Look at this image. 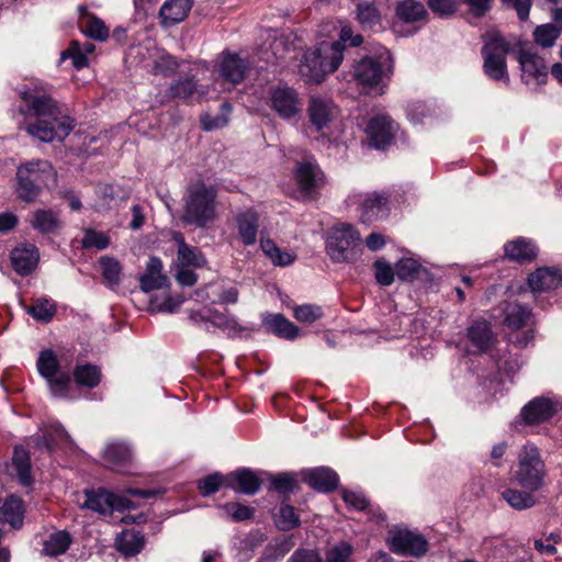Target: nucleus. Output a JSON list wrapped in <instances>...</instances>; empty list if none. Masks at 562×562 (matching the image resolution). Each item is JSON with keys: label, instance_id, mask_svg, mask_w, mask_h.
<instances>
[{"label": "nucleus", "instance_id": "9b49d317", "mask_svg": "<svg viewBox=\"0 0 562 562\" xmlns=\"http://www.w3.org/2000/svg\"><path fill=\"white\" fill-rule=\"evenodd\" d=\"M339 108L329 97L313 94L308 98L306 108V128L324 135L337 120Z\"/></svg>", "mask_w": 562, "mask_h": 562}, {"label": "nucleus", "instance_id": "72a5a7b5", "mask_svg": "<svg viewBox=\"0 0 562 562\" xmlns=\"http://www.w3.org/2000/svg\"><path fill=\"white\" fill-rule=\"evenodd\" d=\"M95 192L101 205L109 210L131 198V189L119 183L99 184Z\"/></svg>", "mask_w": 562, "mask_h": 562}, {"label": "nucleus", "instance_id": "052dcab7", "mask_svg": "<svg viewBox=\"0 0 562 562\" xmlns=\"http://www.w3.org/2000/svg\"><path fill=\"white\" fill-rule=\"evenodd\" d=\"M61 58H71L76 69H82L88 66V57L80 50L77 42H72L69 48L61 53Z\"/></svg>", "mask_w": 562, "mask_h": 562}, {"label": "nucleus", "instance_id": "e433bc0d", "mask_svg": "<svg viewBox=\"0 0 562 562\" xmlns=\"http://www.w3.org/2000/svg\"><path fill=\"white\" fill-rule=\"evenodd\" d=\"M1 519L13 529H20L23 525V503L15 495L8 496L0 507Z\"/></svg>", "mask_w": 562, "mask_h": 562}, {"label": "nucleus", "instance_id": "f257e3e1", "mask_svg": "<svg viewBox=\"0 0 562 562\" xmlns=\"http://www.w3.org/2000/svg\"><path fill=\"white\" fill-rule=\"evenodd\" d=\"M15 92L20 99L19 110L24 116H34L26 131L44 143L63 142L75 128V120L67 109L52 95L50 87L40 80L19 85Z\"/></svg>", "mask_w": 562, "mask_h": 562}, {"label": "nucleus", "instance_id": "49530a36", "mask_svg": "<svg viewBox=\"0 0 562 562\" xmlns=\"http://www.w3.org/2000/svg\"><path fill=\"white\" fill-rule=\"evenodd\" d=\"M260 247L263 254L272 261L274 266L286 267L294 262L295 256L282 251L272 239L260 240Z\"/></svg>", "mask_w": 562, "mask_h": 562}, {"label": "nucleus", "instance_id": "79ce46f5", "mask_svg": "<svg viewBox=\"0 0 562 562\" xmlns=\"http://www.w3.org/2000/svg\"><path fill=\"white\" fill-rule=\"evenodd\" d=\"M363 43V36L360 34H353L352 29L350 26H344L340 30L339 38L334 42H327L329 48H333L331 52L340 55V60H344L345 50L347 47H358Z\"/></svg>", "mask_w": 562, "mask_h": 562}, {"label": "nucleus", "instance_id": "20e7f679", "mask_svg": "<svg viewBox=\"0 0 562 562\" xmlns=\"http://www.w3.org/2000/svg\"><path fill=\"white\" fill-rule=\"evenodd\" d=\"M216 196V190L204 182L190 186L183 198L181 222L189 226L206 227L215 217Z\"/></svg>", "mask_w": 562, "mask_h": 562}, {"label": "nucleus", "instance_id": "5fc2aeb1", "mask_svg": "<svg viewBox=\"0 0 562 562\" xmlns=\"http://www.w3.org/2000/svg\"><path fill=\"white\" fill-rule=\"evenodd\" d=\"M373 270L379 285L389 286L394 282L396 267L393 268L384 258H379L373 262Z\"/></svg>", "mask_w": 562, "mask_h": 562}, {"label": "nucleus", "instance_id": "13d9d810", "mask_svg": "<svg viewBox=\"0 0 562 562\" xmlns=\"http://www.w3.org/2000/svg\"><path fill=\"white\" fill-rule=\"evenodd\" d=\"M428 8L437 15L451 16L457 12L456 0H427Z\"/></svg>", "mask_w": 562, "mask_h": 562}, {"label": "nucleus", "instance_id": "0eeeda50", "mask_svg": "<svg viewBox=\"0 0 562 562\" xmlns=\"http://www.w3.org/2000/svg\"><path fill=\"white\" fill-rule=\"evenodd\" d=\"M292 175L302 201L316 202L321 199L327 178L313 155L304 156L301 160H297Z\"/></svg>", "mask_w": 562, "mask_h": 562}, {"label": "nucleus", "instance_id": "5701e85b", "mask_svg": "<svg viewBox=\"0 0 562 562\" xmlns=\"http://www.w3.org/2000/svg\"><path fill=\"white\" fill-rule=\"evenodd\" d=\"M206 93L204 87L198 83L195 76L186 75L173 80L166 91L170 99H179L184 102L200 101Z\"/></svg>", "mask_w": 562, "mask_h": 562}, {"label": "nucleus", "instance_id": "b1692460", "mask_svg": "<svg viewBox=\"0 0 562 562\" xmlns=\"http://www.w3.org/2000/svg\"><path fill=\"white\" fill-rule=\"evenodd\" d=\"M557 404L548 397H537L521 409V417L528 425L549 420L557 413Z\"/></svg>", "mask_w": 562, "mask_h": 562}, {"label": "nucleus", "instance_id": "e2e57ef3", "mask_svg": "<svg viewBox=\"0 0 562 562\" xmlns=\"http://www.w3.org/2000/svg\"><path fill=\"white\" fill-rule=\"evenodd\" d=\"M289 562H323L319 554L314 550L297 549L290 558Z\"/></svg>", "mask_w": 562, "mask_h": 562}, {"label": "nucleus", "instance_id": "7c9ffc66", "mask_svg": "<svg viewBox=\"0 0 562 562\" xmlns=\"http://www.w3.org/2000/svg\"><path fill=\"white\" fill-rule=\"evenodd\" d=\"M31 226L42 235H57L63 228V222L54 210L38 209L33 212Z\"/></svg>", "mask_w": 562, "mask_h": 562}, {"label": "nucleus", "instance_id": "7ed1b4c3", "mask_svg": "<svg viewBox=\"0 0 562 562\" xmlns=\"http://www.w3.org/2000/svg\"><path fill=\"white\" fill-rule=\"evenodd\" d=\"M57 173L47 160H33L18 167L14 193L18 200L34 203L44 189L55 183Z\"/></svg>", "mask_w": 562, "mask_h": 562}, {"label": "nucleus", "instance_id": "4be33fe9", "mask_svg": "<svg viewBox=\"0 0 562 562\" xmlns=\"http://www.w3.org/2000/svg\"><path fill=\"white\" fill-rule=\"evenodd\" d=\"M467 338L477 351H491L498 341L491 322L484 318H476L471 322L467 328Z\"/></svg>", "mask_w": 562, "mask_h": 562}, {"label": "nucleus", "instance_id": "39448f33", "mask_svg": "<svg viewBox=\"0 0 562 562\" xmlns=\"http://www.w3.org/2000/svg\"><path fill=\"white\" fill-rule=\"evenodd\" d=\"M327 41L308 47L302 55L299 75L307 85H321L341 65L340 55L331 52Z\"/></svg>", "mask_w": 562, "mask_h": 562}, {"label": "nucleus", "instance_id": "f03ea898", "mask_svg": "<svg viewBox=\"0 0 562 562\" xmlns=\"http://www.w3.org/2000/svg\"><path fill=\"white\" fill-rule=\"evenodd\" d=\"M36 366L50 393L61 398L70 396L72 382L78 389L92 390L99 386L103 376L101 368L89 362L77 363L70 375L61 371L56 353H40Z\"/></svg>", "mask_w": 562, "mask_h": 562}, {"label": "nucleus", "instance_id": "473e14b6", "mask_svg": "<svg viewBox=\"0 0 562 562\" xmlns=\"http://www.w3.org/2000/svg\"><path fill=\"white\" fill-rule=\"evenodd\" d=\"M395 16L405 24L428 21V11L425 5L417 0H402L395 5Z\"/></svg>", "mask_w": 562, "mask_h": 562}, {"label": "nucleus", "instance_id": "774afa93", "mask_svg": "<svg viewBox=\"0 0 562 562\" xmlns=\"http://www.w3.org/2000/svg\"><path fill=\"white\" fill-rule=\"evenodd\" d=\"M19 224V217L12 212L0 213V233L7 234L13 231Z\"/></svg>", "mask_w": 562, "mask_h": 562}, {"label": "nucleus", "instance_id": "09e8293b", "mask_svg": "<svg viewBox=\"0 0 562 562\" xmlns=\"http://www.w3.org/2000/svg\"><path fill=\"white\" fill-rule=\"evenodd\" d=\"M274 521L278 529L289 531L300 526L299 515L293 506L281 504L274 515Z\"/></svg>", "mask_w": 562, "mask_h": 562}, {"label": "nucleus", "instance_id": "0e129e2a", "mask_svg": "<svg viewBox=\"0 0 562 562\" xmlns=\"http://www.w3.org/2000/svg\"><path fill=\"white\" fill-rule=\"evenodd\" d=\"M191 267H180L176 279L182 286H193L198 281V274L190 269Z\"/></svg>", "mask_w": 562, "mask_h": 562}, {"label": "nucleus", "instance_id": "58836bf2", "mask_svg": "<svg viewBox=\"0 0 562 562\" xmlns=\"http://www.w3.org/2000/svg\"><path fill=\"white\" fill-rule=\"evenodd\" d=\"M294 547L292 536H280L270 542L259 560V562H278Z\"/></svg>", "mask_w": 562, "mask_h": 562}, {"label": "nucleus", "instance_id": "2f4dec72", "mask_svg": "<svg viewBox=\"0 0 562 562\" xmlns=\"http://www.w3.org/2000/svg\"><path fill=\"white\" fill-rule=\"evenodd\" d=\"M78 25L80 31L91 40L103 42L110 36L105 23L97 15L88 12L86 8L81 9Z\"/></svg>", "mask_w": 562, "mask_h": 562}, {"label": "nucleus", "instance_id": "f3484780", "mask_svg": "<svg viewBox=\"0 0 562 562\" xmlns=\"http://www.w3.org/2000/svg\"><path fill=\"white\" fill-rule=\"evenodd\" d=\"M360 222L370 225L383 221L391 213V195L386 192H371L366 194L359 206Z\"/></svg>", "mask_w": 562, "mask_h": 562}, {"label": "nucleus", "instance_id": "9d476101", "mask_svg": "<svg viewBox=\"0 0 562 562\" xmlns=\"http://www.w3.org/2000/svg\"><path fill=\"white\" fill-rule=\"evenodd\" d=\"M544 476L546 465L538 448L532 445L524 446L518 456V469L515 473L518 485L529 492H535L543 485Z\"/></svg>", "mask_w": 562, "mask_h": 562}, {"label": "nucleus", "instance_id": "dca6fc26", "mask_svg": "<svg viewBox=\"0 0 562 562\" xmlns=\"http://www.w3.org/2000/svg\"><path fill=\"white\" fill-rule=\"evenodd\" d=\"M131 506L132 502L128 498L106 490L86 491L83 507L101 515L112 514L114 510L124 512Z\"/></svg>", "mask_w": 562, "mask_h": 562}, {"label": "nucleus", "instance_id": "69168bd1", "mask_svg": "<svg viewBox=\"0 0 562 562\" xmlns=\"http://www.w3.org/2000/svg\"><path fill=\"white\" fill-rule=\"evenodd\" d=\"M344 501L351 507L358 509V510H364L369 502L368 499L362 495L355 492H344L342 494Z\"/></svg>", "mask_w": 562, "mask_h": 562}, {"label": "nucleus", "instance_id": "2eb2a0df", "mask_svg": "<svg viewBox=\"0 0 562 562\" xmlns=\"http://www.w3.org/2000/svg\"><path fill=\"white\" fill-rule=\"evenodd\" d=\"M222 487L246 493V468L238 469L227 475L214 472L198 481V490L204 497L215 494Z\"/></svg>", "mask_w": 562, "mask_h": 562}, {"label": "nucleus", "instance_id": "4468645a", "mask_svg": "<svg viewBox=\"0 0 562 562\" xmlns=\"http://www.w3.org/2000/svg\"><path fill=\"white\" fill-rule=\"evenodd\" d=\"M390 551L403 557H424L429 544L425 537L408 529L397 528L389 531L386 539Z\"/></svg>", "mask_w": 562, "mask_h": 562}, {"label": "nucleus", "instance_id": "c756f323", "mask_svg": "<svg viewBox=\"0 0 562 562\" xmlns=\"http://www.w3.org/2000/svg\"><path fill=\"white\" fill-rule=\"evenodd\" d=\"M396 277L402 282H430L431 272L413 258H402L396 262Z\"/></svg>", "mask_w": 562, "mask_h": 562}, {"label": "nucleus", "instance_id": "ddd939ff", "mask_svg": "<svg viewBox=\"0 0 562 562\" xmlns=\"http://www.w3.org/2000/svg\"><path fill=\"white\" fill-rule=\"evenodd\" d=\"M269 106L284 121L296 119L303 110L299 91L288 85L269 88Z\"/></svg>", "mask_w": 562, "mask_h": 562}, {"label": "nucleus", "instance_id": "de8ad7c7", "mask_svg": "<svg viewBox=\"0 0 562 562\" xmlns=\"http://www.w3.org/2000/svg\"><path fill=\"white\" fill-rule=\"evenodd\" d=\"M103 281L109 286L117 285L121 281L122 265L110 256H102L99 259Z\"/></svg>", "mask_w": 562, "mask_h": 562}, {"label": "nucleus", "instance_id": "1a4fd4ad", "mask_svg": "<svg viewBox=\"0 0 562 562\" xmlns=\"http://www.w3.org/2000/svg\"><path fill=\"white\" fill-rule=\"evenodd\" d=\"M361 240L360 233L351 224L341 223L328 232L326 252L335 263L352 262L356 248Z\"/></svg>", "mask_w": 562, "mask_h": 562}, {"label": "nucleus", "instance_id": "bb28decb", "mask_svg": "<svg viewBox=\"0 0 562 562\" xmlns=\"http://www.w3.org/2000/svg\"><path fill=\"white\" fill-rule=\"evenodd\" d=\"M169 283L168 277L162 274V261L158 257H150L146 265V271L139 278V286L148 293L160 290Z\"/></svg>", "mask_w": 562, "mask_h": 562}, {"label": "nucleus", "instance_id": "6e6d98bb", "mask_svg": "<svg viewBox=\"0 0 562 562\" xmlns=\"http://www.w3.org/2000/svg\"><path fill=\"white\" fill-rule=\"evenodd\" d=\"M324 315L323 308L316 304H304L294 308L293 316L301 323L313 324Z\"/></svg>", "mask_w": 562, "mask_h": 562}, {"label": "nucleus", "instance_id": "3c124183", "mask_svg": "<svg viewBox=\"0 0 562 562\" xmlns=\"http://www.w3.org/2000/svg\"><path fill=\"white\" fill-rule=\"evenodd\" d=\"M179 67L180 63L178 58L165 52L154 59L153 71L155 75H160L165 78H169L177 72Z\"/></svg>", "mask_w": 562, "mask_h": 562}, {"label": "nucleus", "instance_id": "c9c22d12", "mask_svg": "<svg viewBox=\"0 0 562 562\" xmlns=\"http://www.w3.org/2000/svg\"><path fill=\"white\" fill-rule=\"evenodd\" d=\"M178 243L177 259L180 267L202 268L206 259L201 251L186 243L184 237L179 233L175 238Z\"/></svg>", "mask_w": 562, "mask_h": 562}, {"label": "nucleus", "instance_id": "393cba45", "mask_svg": "<svg viewBox=\"0 0 562 562\" xmlns=\"http://www.w3.org/2000/svg\"><path fill=\"white\" fill-rule=\"evenodd\" d=\"M528 285L533 292H547L562 285V270L559 268L541 267L528 277Z\"/></svg>", "mask_w": 562, "mask_h": 562}, {"label": "nucleus", "instance_id": "6e6552de", "mask_svg": "<svg viewBox=\"0 0 562 562\" xmlns=\"http://www.w3.org/2000/svg\"><path fill=\"white\" fill-rule=\"evenodd\" d=\"M512 52V44L501 34H494L481 48L483 72L493 81L509 82L506 56Z\"/></svg>", "mask_w": 562, "mask_h": 562}, {"label": "nucleus", "instance_id": "f704fd0d", "mask_svg": "<svg viewBox=\"0 0 562 562\" xmlns=\"http://www.w3.org/2000/svg\"><path fill=\"white\" fill-rule=\"evenodd\" d=\"M199 315L201 319L226 331L231 337L239 336L244 331V328L239 326L234 318L228 317L217 310L204 308L199 312Z\"/></svg>", "mask_w": 562, "mask_h": 562}, {"label": "nucleus", "instance_id": "603ef678", "mask_svg": "<svg viewBox=\"0 0 562 562\" xmlns=\"http://www.w3.org/2000/svg\"><path fill=\"white\" fill-rule=\"evenodd\" d=\"M111 239L104 232L97 231L94 228H87L83 232L81 246L83 249L95 248L103 250L110 246Z\"/></svg>", "mask_w": 562, "mask_h": 562}, {"label": "nucleus", "instance_id": "338daca9", "mask_svg": "<svg viewBox=\"0 0 562 562\" xmlns=\"http://www.w3.org/2000/svg\"><path fill=\"white\" fill-rule=\"evenodd\" d=\"M470 7L471 13L476 18L484 16L491 10L492 0H463Z\"/></svg>", "mask_w": 562, "mask_h": 562}, {"label": "nucleus", "instance_id": "ea45409f", "mask_svg": "<svg viewBox=\"0 0 562 562\" xmlns=\"http://www.w3.org/2000/svg\"><path fill=\"white\" fill-rule=\"evenodd\" d=\"M105 461L113 468H124L132 461V451L124 442H111L104 449Z\"/></svg>", "mask_w": 562, "mask_h": 562}, {"label": "nucleus", "instance_id": "6ab92c4d", "mask_svg": "<svg viewBox=\"0 0 562 562\" xmlns=\"http://www.w3.org/2000/svg\"><path fill=\"white\" fill-rule=\"evenodd\" d=\"M517 61L521 69V80L529 83L531 80L541 86L547 83L548 67L543 57L537 53H531L519 48L517 53Z\"/></svg>", "mask_w": 562, "mask_h": 562}, {"label": "nucleus", "instance_id": "aec40b11", "mask_svg": "<svg viewBox=\"0 0 562 562\" xmlns=\"http://www.w3.org/2000/svg\"><path fill=\"white\" fill-rule=\"evenodd\" d=\"M10 261L16 274L27 277L38 265L40 250L32 243H21L11 250Z\"/></svg>", "mask_w": 562, "mask_h": 562}, {"label": "nucleus", "instance_id": "4d7b16f0", "mask_svg": "<svg viewBox=\"0 0 562 562\" xmlns=\"http://www.w3.org/2000/svg\"><path fill=\"white\" fill-rule=\"evenodd\" d=\"M353 548L348 542H339L326 552V562H348Z\"/></svg>", "mask_w": 562, "mask_h": 562}, {"label": "nucleus", "instance_id": "423d86ee", "mask_svg": "<svg viewBox=\"0 0 562 562\" xmlns=\"http://www.w3.org/2000/svg\"><path fill=\"white\" fill-rule=\"evenodd\" d=\"M392 74L393 66L389 57L366 55L352 64V78L357 86L367 92L379 88L380 93H384L383 89Z\"/></svg>", "mask_w": 562, "mask_h": 562}, {"label": "nucleus", "instance_id": "cd10ccee", "mask_svg": "<svg viewBox=\"0 0 562 562\" xmlns=\"http://www.w3.org/2000/svg\"><path fill=\"white\" fill-rule=\"evenodd\" d=\"M218 75L226 82L239 83L245 78L246 64L237 53L224 52L218 64Z\"/></svg>", "mask_w": 562, "mask_h": 562}, {"label": "nucleus", "instance_id": "a878e982", "mask_svg": "<svg viewBox=\"0 0 562 562\" xmlns=\"http://www.w3.org/2000/svg\"><path fill=\"white\" fill-rule=\"evenodd\" d=\"M193 7V0H166L159 10L160 24L170 27L182 22Z\"/></svg>", "mask_w": 562, "mask_h": 562}, {"label": "nucleus", "instance_id": "680f3d73", "mask_svg": "<svg viewBox=\"0 0 562 562\" xmlns=\"http://www.w3.org/2000/svg\"><path fill=\"white\" fill-rule=\"evenodd\" d=\"M271 486L273 490L288 494L295 487V480L290 474H279L271 479Z\"/></svg>", "mask_w": 562, "mask_h": 562}, {"label": "nucleus", "instance_id": "c03bdc74", "mask_svg": "<svg viewBox=\"0 0 562 562\" xmlns=\"http://www.w3.org/2000/svg\"><path fill=\"white\" fill-rule=\"evenodd\" d=\"M356 18L363 30H374L381 24L380 11L373 2L358 3Z\"/></svg>", "mask_w": 562, "mask_h": 562}, {"label": "nucleus", "instance_id": "a211bd4d", "mask_svg": "<svg viewBox=\"0 0 562 562\" xmlns=\"http://www.w3.org/2000/svg\"><path fill=\"white\" fill-rule=\"evenodd\" d=\"M398 125L391 116L378 114L370 119L367 125V136L375 149H385L392 144Z\"/></svg>", "mask_w": 562, "mask_h": 562}, {"label": "nucleus", "instance_id": "37998d69", "mask_svg": "<svg viewBox=\"0 0 562 562\" xmlns=\"http://www.w3.org/2000/svg\"><path fill=\"white\" fill-rule=\"evenodd\" d=\"M25 311L35 321L47 324L49 323L57 313L55 303L46 297H40L34 301L33 304L25 307Z\"/></svg>", "mask_w": 562, "mask_h": 562}, {"label": "nucleus", "instance_id": "bf43d9fd", "mask_svg": "<svg viewBox=\"0 0 562 562\" xmlns=\"http://www.w3.org/2000/svg\"><path fill=\"white\" fill-rule=\"evenodd\" d=\"M501 2L506 8L515 10L517 18L521 22H526L529 19L533 4V0H501Z\"/></svg>", "mask_w": 562, "mask_h": 562}, {"label": "nucleus", "instance_id": "c85d7f7f", "mask_svg": "<svg viewBox=\"0 0 562 562\" xmlns=\"http://www.w3.org/2000/svg\"><path fill=\"white\" fill-rule=\"evenodd\" d=\"M262 325L267 333L273 334L281 339L294 340L301 336L300 327L280 313L268 315L263 319Z\"/></svg>", "mask_w": 562, "mask_h": 562}, {"label": "nucleus", "instance_id": "a18cd8bd", "mask_svg": "<svg viewBox=\"0 0 562 562\" xmlns=\"http://www.w3.org/2000/svg\"><path fill=\"white\" fill-rule=\"evenodd\" d=\"M72 542L71 536L68 531H57L49 536L44 542V553L48 557H57L65 553Z\"/></svg>", "mask_w": 562, "mask_h": 562}, {"label": "nucleus", "instance_id": "f8f14e48", "mask_svg": "<svg viewBox=\"0 0 562 562\" xmlns=\"http://www.w3.org/2000/svg\"><path fill=\"white\" fill-rule=\"evenodd\" d=\"M504 323L507 327L515 329L508 335L509 344L516 349H526L533 346V329L519 330L530 317V310L519 303H509L505 311Z\"/></svg>", "mask_w": 562, "mask_h": 562}, {"label": "nucleus", "instance_id": "4c0bfd02", "mask_svg": "<svg viewBox=\"0 0 562 562\" xmlns=\"http://www.w3.org/2000/svg\"><path fill=\"white\" fill-rule=\"evenodd\" d=\"M305 480L314 490L322 492H331L338 484V475L325 468L311 471Z\"/></svg>", "mask_w": 562, "mask_h": 562}, {"label": "nucleus", "instance_id": "864d4df0", "mask_svg": "<svg viewBox=\"0 0 562 562\" xmlns=\"http://www.w3.org/2000/svg\"><path fill=\"white\" fill-rule=\"evenodd\" d=\"M504 499L515 509H526L535 505L533 496L525 491L507 488L503 492Z\"/></svg>", "mask_w": 562, "mask_h": 562}, {"label": "nucleus", "instance_id": "8fccbe9b", "mask_svg": "<svg viewBox=\"0 0 562 562\" xmlns=\"http://www.w3.org/2000/svg\"><path fill=\"white\" fill-rule=\"evenodd\" d=\"M532 36L536 44L543 48H550L559 38L560 29L552 23L541 24L536 26L532 32Z\"/></svg>", "mask_w": 562, "mask_h": 562}, {"label": "nucleus", "instance_id": "412c9836", "mask_svg": "<svg viewBox=\"0 0 562 562\" xmlns=\"http://www.w3.org/2000/svg\"><path fill=\"white\" fill-rule=\"evenodd\" d=\"M504 258L509 262L526 265L535 261L539 254L536 241L531 238L518 236L504 244Z\"/></svg>", "mask_w": 562, "mask_h": 562}, {"label": "nucleus", "instance_id": "a19ab883", "mask_svg": "<svg viewBox=\"0 0 562 562\" xmlns=\"http://www.w3.org/2000/svg\"><path fill=\"white\" fill-rule=\"evenodd\" d=\"M145 544L144 535L140 531H125L116 538L117 550L128 557L138 554Z\"/></svg>", "mask_w": 562, "mask_h": 562}]
</instances>
